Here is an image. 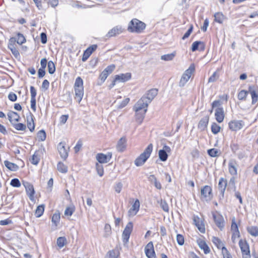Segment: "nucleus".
I'll return each instance as SVG.
<instances>
[{"label":"nucleus","instance_id":"1","mask_svg":"<svg viewBox=\"0 0 258 258\" xmlns=\"http://www.w3.org/2000/svg\"><path fill=\"white\" fill-rule=\"evenodd\" d=\"M75 99L80 103L84 96L83 81L82 79L78 77L76 78L74 84Z\"/></svg>","mask_w":258,"mask_h":258},{"label":"nucleus","instance_id":"2","mask_svg":"<svg viewBox=\"0 0 258 258\" xmlns=\"http://www.w3.org/2000/svg\"><path fill=\"white\" fill-rule=\"evenodd\" d=\"M153 150V145L150 144L142 153L135 161L137 166L143 165L150 157Z\"/></svg>","mask_w":258,"mask_h":258},{"label":"nucleus","instance_id":"3","mask_svg":"<svg viewBox=\"0 0 258 258\" xmlns=\"http://www.w3.org/2000/svg\"><path fill=\"white\" fill-rule=\"evenodd\" d=\"M145 27L146 24L144 23L137 19H134L130 22L128 30L131 32L139 33L142 32Z\"/></svg>","mask_w":258,"mask_h":258},{"label":"nucleus","instance_id":"4","mask_svg":"<svg viewBox=\"0 0 258 258\" xmlns=\"http://www.w3.org/2000/svg\"><path fill=\"white\" fill-rule=\"evenodd\" d=\"M195 71V67L194 65H190L188 69H187L183 74L182 75L180 82L179 83V86L180 87L184 86L185 84L190 79L191 74Z\"/></svg>","mask_w":258,"mask_h":258},{"label":"nucleus","instance_id":"5","mask_svg":"<svg viewBox=\"0 0 258 258\" xmlns=\"http://www.w3.org/2000/svg\"><path fill=\"white\" fill-rule=\"evenodd\" d=\"M239 245L241 250L243 258H250V250L247 241L246 240L240 239L239 241Z\"/></svg>","mask_w":258,"mask_h":258},{"label":"nucleus","instance_id":"6","mask_svg":"<svg viewBox=\"0 0 258 258\" xmlns=\"http://www.w3.org/2000/svg\"><path fill=\"white\" fill-rule=\"evenodd\" d=\"M212 188L210 186L205 185L201 189V199L203 201H210L212 199Z\"/></svg>","mask_w":258,"mask_h":258},{"label":"nucleus","instance_id":"7","mask_svg":"<svg viewBox=\"0 0 258 258\" xmlns=\"http://www.w3.org/2000/svg\"><path fill=\"white\" fill-rule=\"evenodd\" d=\"M149 103L146 100L145 97H142L134 106L135 111H143L146 110L147 111V108Z\"/></svg>","mask_w":258,"mask_h":258},{"label":"nucleus","instance_id":"8","mask_svg":"<svg viewBox=\"0 0 258 258\" xmlns=\"http://www.w3.org/2000/svg\"><path fill=\"white\" fill-rule=\"evenodd\" d=\"M133 228V224L131 222H128L126 225L122 235V240L124 243L128 242Z\"/></svg>","mask_w":258,"mask_h":258},{"label":"nucleus","instance_id":"9","mask_svg":"<svg viewBox=\"0 0 258 258\" xmlns=\"http://www.w3.org/2000/svg\"><path fill=\"white\" fill-rule=\"evenodd\" d=\"M23 185L25 188L27 195L29 197L30 200L33 201L34 200V195L35 194L33 185L31 183L27 181H23Z\"/></svg>","mask_w":258,"mask_h":258},{"label":"nucleus","instance_id":"10","mask_svg":"<svg viewBox=\"0 0 258 258\" xmlns=\"http://www.w3.org/2000/svg\"><path fill=\"white\" fill-rule=\"evenodd\" d=\"M112 157L111 153H108L107 154L103 153H98L96 155V160L100 163H106L109 161Z\"/></svg>","mask_w":258,"mask_h":258},{"label":"nucleus","instance_id":"11","mask_svg":"<svg viewBox=\"0 0 258 258\" xmlns=\"http://www.w3.org/2000/svg\"><path fill=\"white\" fill-rule=\"evenodd\" d=\"M145 252L148 258H156L152 242H149L145 248Z\"/></svg>","mask_w":258,"mask_h":258},{"label":"nucleus","instance_id":"12","mask_svg":"<svg viewBox=\"0 0 258 258\" xmlns=\"http://www.w3.org/2000/svg\"><path fill=\"white\" fill-rule=\"evenodd\" d=\"M57 149L61 157L64 160L66 159L68 156L69 147H68L67 149L65 146V144L61 142L58 144L57 146Z\"/></svg>","mask_w":258,"mask_h":258},{"label":"nucleus","instance_id":"13","mask_svg":"<svg viewBox=\"0 0 258 258\" xmlns=\"http://www.w3.org/2000/svg\"><path fill=\"white\" fill-rule=\"evenodd\" d=\"M243 125V122L241 120H232L229 122V127L233 131L240 130Z\"/></svg>","mask_w":258,"mask_h":258},{"label":"nucleus","instance_id":"14","mask_svg":"<svg viewBox=\"0 0 258 258\" xmlns=\"http://www.w3.org/2000/svg\"><path fill=\"white\" fill-rule=\"evenodd\" d=\"M140 206V202L139 200L137 199L132 206V207L128 210V215L130 217H132L136 215L139 210Z\"/></svg>","mask_w":258,"mask_h":258},{"label":"nucleus","instance_id":"15","mask_svg":"<svg viewBox=\"0 0 258 258\" xmlns=\"http://www.w3.org/2000/svg\"><path fill=\"white\" fill-rule=\"evenodd\" d=\"M157 94L158 90L157 89H152L149 90L143 97H145L146 100L150 103L157 96Z\"/></svg>","mask_w":258,"mask_h":258},{"label":"nucleus","instance_id":"16","mask_svg":"<svg viewBox=\"0 0 258 258\" xmlns=\"http://www.w3.org/2000/svg\"><path fill=\"white\" fill-rule=\"evenodd\" d=\"M193 220L198 230L201 233H204L205 232V225L202 221V220L198 216H194Z\"/></svg>","mask_w":258,"mask_h":258},{"label":"nucleus","instance_id":"17","mask_svg":"<svg viewBox=\"0 0 258 258\" xmlns=\"http://www.w3.org/2000/svg\"><path fill=\"white\" fill-rule=\"evenodd\" d=\"M97 47V45L96 44L92 45L89 47L84 52L82 59V61H85L92 53V52L96 49Z\"/></svg>","mask_w":258,"mask_h":258},{"label":"nucleus","instance_id":"18","mask_svg":"<svg viewBox=\"0 0 258 258\" xmlns=\"http://www.w3.org/2000/svg\"><path fill=\"white\" fill-rule=\"evenodd\" d=\"M115 81L118 82H125L131 78V74L130 73L121 74L115 76Z\"/></svg>","mask_w":258,"mask_h":258},{"label":"nucleus","instance_id":"19","mask_svg":"<svg viewBox=\"0 0 258 258\" xmlns=\"http://www.w3.org/2000/svg\"><path fill=\"white\" fill-rule=\"evenodd\" d=\"M15 38H11L9 40L8 47L11 49L12 53L14 55V56L17 57L19 55V52L15 46Z\"/></svg>","mask_w":258,"mask_h":258},{"label":"nucleus","instance_id":"20","mask_svg":"<svg viewBox=\"0 0 258 258\" xmlns=\"http://www.w3.org/2000/svg\"><path fill=\"white\" fill-rule=\"evenodd\" d=\"M8 117L9 121L12 123V124H14L19 121L20 116L19 114L14 111H10L8 113Z\"/></svg>","mask_w":258,"mask_h":258},{"label":"nucleus","instance_id":"21","mask_svg":"<svg viewBox=\"0 0 258 258\" xmlns=\"http://www.w3.org/2000/svg\"><path fill=\"white\" fill-rule=\"evenodd\" d=\"M216 120L219 122H222L224 118V113L223 108H216L215 113Z\"/></svg>","mask_w":258,"mask_h":258},{"label":"nucleus","instance_id":"22","mask_svg":"<svg viewBox=\"0 0 258 258\" xmlns=\"http://www.w3.org/2000/svg\"><path fill=\"white\" fill-rule=\"evenodd\" d=\"M197 243L199 247L204 250L205 254H208L210 252V249L205 241L199 239L197 240Z\"/></svg>","mask_w":258,"mask_h":258},{"label":"nucleus","instance_id":"23","mask_svg":"<svg viewBox=\"0 0 258 258\" xmlns=\"http://www.w3.org/2000/svg\"><path fill=\"white\" fill-rule=\"evenodd\" d=\"M227 186V180L224 178H221L218 183V189L221 195L223 197Z\"/></svg>","mask_w":258,"mask_h":258},{"label":"nucleus","instance_id":"24","mask_svg":"<svg viewBox=\"0 0 258 258\" xmlns=\"http://www.w3.org/2000/svg\"><path fill=\"white\" fill-rule=\"evenodd\" d=\"M200 51H203L205 49V44L203 42L200 41H197L194 42L192 44L191 50L192 51H195L198 49Z\"/></svg>","mask_w":258,"mask_h":258},{"label":"nucleus","instance_id":"25","mask_svg":"<svg viewBox=\"0 0 258 258\" xmlns=\"http://www.w3.org/2000/svg\"><path fill=\"white\" fill-rule=\"evenodd\" d=\"M213 218L217 226L220 229H222V228H223L224 226L223 217L220 215H213Z\"/></svg>","mask_w":258,"mask_h":258},{"label":"nucleus","instance_id":"26","mask_svg":"<svg viewBox=\"0 0 258 258\" xmlns=\"http://www.w3.org/2000/svg\"><path fill=\"white\" fill-rule=\"evenodd\" d=\"M209 120V117L208 116H205L202 118L199 121L198 128L201 131H204L207 128Z\"/></svg>","mask_w":258,"mask_h":258},{"label":"nucleus","instance_id":"27","mask_svg":"<svg viewBox=\"0 0 258 258\" xmlns=\"http://www.w3.org/2000/svg\"><path fill=\"white\" fill-rule=\"evenodd\" d=\"M123 29L120 26H116L115 27L113 28L111 30H110L107 36L108 37H113L115 36L116 35H118L122 32Z\"/></svg>","mask_w":258,"mask_h":258},{"label":"nucleus","instance_id":"28","mask_svg":"<svg viewBox=\"0 0 258 258\" xmlns=\"http://www.w3.org/2000/svg\"><path fill=\"white\" fill-rule=\"evenodd\" d=\"M136 112V120L139 124H141L145 117V115L147 112L146 109L143 111H135Z\"/></svg>","mask_w":258,"mask_h":258},{"label":"nucleus","instance_id":"29","mask_svg":"<svg viewBox=\"0 0 258 258\" xmlns=\"http://www.w3.org/2000/svg\"><path fill=\"white\" fill-rule=\"evenodd\" d=\"M126 140L124 138H121L118 141L116 149L119 152H122L126 148Z\"/></svg>","mask_w":258,"mask_h":258},{"label":"nucleus","instance_id":"30","mask_svg":"<svg viewBox=\"0 0 258 258\" xmlns=\"http://www.w3.org/2000/svg\"><path fill=\"white\" fill-rule=\"evenodd\" d=\"M229 171L232 175L237 174L236 163L234 161H230L228 164Z\"/></svg>","mask_w":258,"mask_h":258},{"label":"nucleus","instance_id":"31","mask_svg":"<svg viewBox=\"0 0 258 258\" xmlns=\"http://www.w3.org/2000/svg\"><path fill=\"white\" fill-rule=\"evenodd\" d=\"M249 93L250 94L252 98V103L255 104L258 100V93L254 90L253 87H249Z\"/></svg>","mask_w":258,"mask_h":258},{"label":"nucleus","instance_id":"32","mask_svg":"<svg viewBox=\"0 0 258 258\" xmlns=\"http://www.w3.org/2000/svg\"><path fill=\"white\" fill-rule=\"evenodd\" d=\"M148 180L152 183L154 184V186L158 189H160L162 188V186L160 182L157 181L156 177L154 175H150L148 177Z\"/></svg>","mask_w":258,"mask_h":258},{"label":"nucleus","instance_id":"33","mask_svg":"<svg viewBox=\"0 0 258 258\" xmlns=\"http://www.w3.org/2000/svg\"><path fill=\"white\" fill-rule=\"evenodd\" d=\"M4 164L10 170L13 171H16L19 169V166L17 164L8 161H5Z\"/></svg>","mask_w":258,"mask_h":258},{"label":"nucleus","instance_id":"34","mask_svg":"<svg viewBox=\"0 0 258 258\" xmlns=\"http://www.w3.org/2000/svg\"><path fill=\"white\" fill-rule=\"evenodd\" d=\"M119 254V252L117 249H113L106 253L105 258H117Z\"/></svg>","mask_w":258,"mask_h":258},{"label":"nucleus","instance_id":"35","mask_svg":"<svg viewBox=\"0 0 258 258\" xmlns=\"http://www.w3.org/2000/svg\"><path fill=\"white\" fill-rule=\"evenodd\" d=\"M212 242L215 244V245L219 249H222L223 252V248H226L224 246V244L220 239L216 237H213L212 239Z\"/></svg>","mask_w":258,"mask_h":258},{"label":"nucleus","instance_id":"36","mask_svg":"<svg viewBox=\"0 0 258 258\" xmlns=\"http://www.w3.org/2000/svg\"><path fill=\"white\" fill-rule=\"evenodd\" d=\"M214 17L215 21L216 22L219 23L220 24L222 23L226 18L225 16L221 12H218L215 13L214 15Z\"/></svg>","mask_w":258,"mask_h":258},{"label":"nucleus","instance_id":"37","mask_svg":"<svg viewBox=\"0 0 258 258\" xmlns=\"http://www.w3.org/2000/svg\"><path fill=\"white\" fill-rule=\"evenodd\" d=\"M248 232L253 236H258V227L256 226H250L247 227Z\"/></svg>","mask_w":258,"mask_h":258},{"label":"nucleus","instance_id":"38","mask_svg":"<svg viewBox=\"0 0 258 258\" xmlns=\"http://www.w3.org/2000/svg\"><path fill=\"white\" fill-rule=\"evenodd\" d=\"M44 205H41L40 206H38L35 212V215L36 217H41L42 214L44 213Z\"/></svg>","mask_w":258,"mask_h":258},{"label":"nucleus","instance_id":"39","mask_svg":"<svg viewBox=\"0 0 258 258\" xmlns=\"http://www.w3.org/2000/svg\"><path fill=\"white\" fill-rule=\"evenodd\" d=\"M57 169L58 171L65 173L68 171V167L61 162H59L57 165Z\"/></svg>","mask_w":258,"mask_h":258},{"label":"nucleus","instance_id":"40","mask_svg":"<svg viewBox=\"0 0 258 258\" xmlns=\"http://www.w3.org/2000/svg\"><path fill=\"white\" fill-rule=\"evenodd\" d=\"M176 55V52H173L171 53L163 55L161 56V59L165 61H169L173 59Z\"/></svg>","mask_w":258,"mask_h":258},{"label":"nucleus","instance_id":"41","mask_svg":"<svg viewBox=\"0 0 258 258\" xmlns=\"http://www.w3.org/2000/svg\"><path fill=\"white\" fill-rule=\"evenodd\" d=\"M40 160V157L37 152H35L32 157L31 162L34 165H37Z\"/></svg>","mask_w":258,"mask_h":258},{"label":"nucleus","instance_id":"42","mask_svg":"<svg viewBox=\"0 0 258 258\" xmlns=\"http://www.w3.org/2000/svg\"><path fill=\"white\" fill-rule=\"evenodd\" d=\"M60 214L59 212L55 213L52 216L51 221L56 226L59 222Z\"/></svg>","mask_w":258,"mask_h":258},{"label":"nucleus","instance_id":"43","mask_svg":"<svg viewBox=\"0 0 258 258\" xmlns=\"http://www.w3.org/2000/svg\"><path fill=\"white\" fill-rule=\"evenodd\" d=\"M159 157L162 161H165L168 158V154L164 150H160L159 151Z\"/></svg>","mask_w":258,"mask_h":258},{"label":"nucleus","instance_id":"44","mask_svg":"<svg viewBox=\"0 0 258 258\" xmlns=\"http://www.w3.org/2000/svg\"><path fill=\"white\" fill-rule=\"evenodd\" d=\"M16 41L17 43L21 45L24 43L26 41L25 38L23 34L18 33L17 38H15Z\"/></svg>","mask_w":258,"mask_h":258},{"label":"nucleus","instance_id":"45","mask_svg":"<svg viewBox=\"0 0 258 258\" xmlns=\"http://www.w3.org/2000/svg\"><path fill=\"white\" fill-rule=\"evenodd\" d=\"M67 239L64 237H58L57 239V244L58 247H62L66 243Z\"/></svg>","mask_w":258,"mask_h":258},{"label":"nucleus","instance_id":"46","mask_svg":"<svg viewBox=\"0 0 258 258\" xmlns=\"http://www.w3.org/2000/svg\"><path fill=\"white\" fill-rule=\"evenodd\" d=\"M48 72L50 74H53L55 71V67L54 63L52 61L48 62Z\"/></svg>","mask_w":258,"mask_h":258},{"label":"nucleus","instance_id":"47","mask_svg":"<svg viewBox=\"0 0 258 258\" xmlns=\"http://www.w3.org/2000/svg\"><path fill=\"white\" fill-rule=\"evenodd\" d=\"M231 229L232 231V233L234 232H239L238 230V226L235 222V219L233 217L232 219V224L231 226Z\"/></svg>","mask_w":258,"mask_h":258},{"label":"nucleus","instance_id":"48","mask_svg":"<svg viewBox=\"0 0 258 258\" xmlns=\"http://www.w3.org/2000/svg\"><path fill=\"white\" fill-rule=\"evenodd\" d=\"M221 129V127L216 123H213L212 124L211 131L214 134H218Z\"/></svg>","mask_w":258,"mask_h":258},{"label":"nucleus","instance_id":"49","mask_svg":"<svg viewBox=\"0 0 258 258\" xmlns=\"http://www.w3.org/2000/svg\"><path fill=\"white\" fill-rule=\"evenodd\" d=\"M30 118V121H29L28 118H27V126L29 130L31 132H32L35 128V125L33 119L32 115H31Z\"/></svg>","mask_w":258,"mask_h":258},{"label":"nucleus","instance_id":"50","mask_svg":"<svg viewBox=\"0 0 258 258\" xmlns=\"http://www.w3.org/2000/svg\"><path fill=\"white\" fill-rule=\"evenodd\" d=\"M75 209L73 206L67 207L64 211V215L71 216L74 212Z\"/></svg>","mask_w":258,"mask_h":258},{"label":"nucleus","instance_id":"51","mask_svg":"<svg viewBox=\"0 0 258 258\" xmlns=\"http://www.w3.org/2000/svg\"><path fill=\"white\" fill-rule=\"evenodd\" d=\"M96 170L97 171L98 174L100 176H102L103 175V173H104L103 166L101 164L97 163L96 164Z\"/></svg>","mask_w":258,"mask_h":258},{"label":"nucleus","instance_id":"52","mask_svg":"<svg viewBox=\"0 0 258 258\" xmlns=\"http://www.w3.org/2000/svg\"><path fill=\"white\" fill-rule=\"evenodd\" d=\"M13 125L18 131H24L26 128V125L21 123H16V122L13 124Z\"/></svg>","mask_w":258,"mask_h":258},{"label":"nucleus","instance_id":"53","mask_svg":"<svg viewBox=\"0 0 258 258\" xmlns=\"http://www.w3.org/2000/svg\"><path fill=\"white\" fill-rule=\"evenodd\" d=\"M37 137L39 141H43L46 139V134L44 130H41L37 134Z\"/></svg>","mask_w":258,"mask_h":258},{"label":"nucleus","instance_id":"54","mask_svg":"<svg viewBox=\"0 0 258 258\" xmlns=\"http://www.w3.org/2000/svg\"><path fill=\"white\" fill-rule=\"evenodd\" d=\"M222 104V102L220 100H217L214 101L212 104V109H214V108H223L221 107V105Z\"/></svg>","mask_w":258,"mask_h":258},{"label":"nucleus","instance_id":"55","mask_svg":"<svg viewBox=\"0 0 258 258\" xmlns=\"http://www.w3.org/2000/svg\"><path fill=\"white\" fill-rule=\"evenodd\" d=\"M160 206L164 211H165L166 212H168L169 207H168V205L166 201L161 200Z\"/></svg>","mask_w":258,"mask_h":258},{"label":"nucleus","instance_id":"56","mask_svg":"<svg viewBox=\"0 0 258 258\" xmlns=\"http://www.w3.org/2000/svg\"><path fill=\"white\" fill-rule=\"evenodd\" d=\"M248 93H249V91H246L245 90H241L238 93V98L239 100H243V99H245Z\"/></svg>","mask_w":258,"mask_h":258},{"label":"nucleus","instance_id":"57","mask_svg":"<svg viewBox=\"0 0 258 258\" xmlns=\"http://www.w3.org/2000/svg\"><path fill=\"white\" fill-rule=\"evenodd\" d=\"M10 184L12 186L16 187H19L21 186L20 182L18 178L13 179L11 181Z\"/></svg>","mask_w":258,"mask_h":258},{"label":"nucleus","instance_id":"58","mask_svg":"<svg viewBox=\"0 0 258 258\" xmlns=\"http://www.w3.org/2000/svg\"><path fill=\"white\" fill-rule=\"evenodd\" d=\"M115 66L114 64H111L110 66H108L103 71H104L105 73H107L108 75L110 74L115 69Z\"/></svg>","mask_w":258,"mask_h":258},{"label":"nucleus","instance_id":"59","mask_svg":"<svg viewBox=\"0 0 258 258\" xmlns=\"http://www.w3.org/2000/svg\"><path fill=\"white\" fill-rule=\"evenodd\" d=\"M176 240L177 243L179 245H182L184 244V240L183 236L179 234H177L176 235Z\"/></svg>","mask_w":258,"mask_h":258},{"label":"nucleus","instance_id":"60","mask_svg":"<svg viewBox=\"0 0 258 258\" xmlns=\"http://www.w3.org/2000/svg\"><path fill=\"white\" fill-rule=\"evenodd\" d=\"M208 153L211 157H216L218 156V151L216 149H211L208 151Z\"/></svg>","mask_w":258,"mask_h":258},{"label":"nucleus","instance_id":"61","mask_svg":"<svg viewBox=\"0 0 258 258\" xmlns=\"http://www.w3.org/2000/svg\"><path fill=\"white\" fill-rule=\"evenodd\" d=\"M218 75L217 72L214 73L212 76H211L209 79V82H215L218 78Z\"/></svg>","mask_w":258,"mask_h":258},{"label":"nucleus","instance_id":"62","mask_svg":"<svg viewBox=\"0 0 258 258\" xmlns=\"http://www.w3.org/2000/svg\"><path fill=\"white\" fill-rule=\"evenodd\" d=\"M122 187V184L121 182L117 183L114 186V189L117 193H120Z\"/></svg>","mask_w":258,"mask_h":258},{"label":"nucleus","instance_id":"63","mask_svg":"<svg viewBox=\"0 0 258 258\" xmlns=\"http://www.w3.org/2000/svg\"><path fill=\"white\" fill-rule=\"evenodd\" d=\"M8 98L11 101L14 102L17 100V97L16 94L13 92H10L8 95Z\"/></svg>","mask_w":258,"mask_h":258},{"label":"nucleus","instance_id":"64","mask_svg":"<svg viewBox=\"0 0 258 258\" xmlns=\"http://www.w3.org/2000/svg\"><path fill=\"white\" fill-rule=\"evenodd\" d=\"M223 255L224 258H232L230 254L226 248H223Z\"/></svg>","mask_w":258,"mask_h":258}]
</instances>
